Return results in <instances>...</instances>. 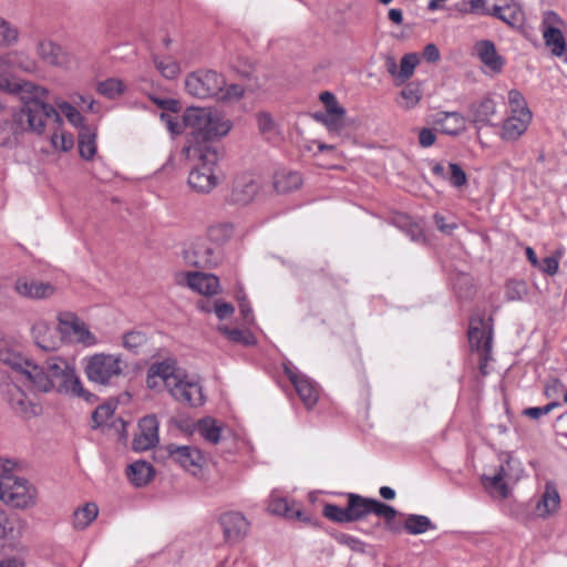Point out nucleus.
<instances>
[{"instance_id": "nucleus-54", "label": "nucleus", "mask_w": 567, "mask_h": 567, "mask_svg": "<svg viewBox=\"0 0 567 567\" xmlns=\"http://www.w3.org/2000/svg\"><path fill=\"white\" fill-rule=\"evenodd\" d=\"M114 409L111 404H102L100 405L92 414V421L95 426H102L107 424L110 417L113 416Z\"/></svg>"}, {"instance_id": "nucleus-60", "label": "nucleus", "mask_w": 567, "mask_h": 567, "mask_svg": "<svg viewBox=\"0 0 567 567\" xmlns=\"http://www.w3.org/2000/svg\"><path fill=\"white\" fill-rule=\"evenodd\" d=\"M563 390V382L557 378H553L548 382H546L544 388V395L548 399L557 398Z\"/></svg>"}, {"instance_id": "nucleus-1", "label": "nucleus", "mask_w": 567, "mask_h": 567, "mask_svg": "<svg viewBox=\"0 0 567 567\" xmlns=\"http://www.w3.org/2000/svg\"><path fill=\"white\" fill-rule=\"evenodd\" d=\"M11 365L25 375L38 391L49 392L56 388L60 393L83 398L86 401L93 396L84 390L75 374L74 367L60 357L48 359L43 365H38L28 359L18 358L11 362Z\"/></svg>"}, {"instance_id": "nucleus-59", "label": "nucleus", "mask_w": 567, "mask_h": 567, "mask_svg": "<svg viewBox=\"0 0 567 567\" xmlns=\"http://www.w3.org/2000/svg\"><path fill=\"white\" fill-rule=\"evenodd\" d=\"M525 293V284L523 281H509L506 286V298L508 300L522 299Z\"/></svg>"}, {"instance_id": "nucleus-11", "label": "nucleus", "mask_w": 567, "mask_h": 567, "mask_svg": "<svg viewBox=\"0 0 567 567\" xmlns=\"http://www.w3.org/2000/svg\"><path fill=\"white\" fill-rule=\"evenodd\" d=\"M59 326L61 340L68 339L69 341L80 342L87 347L96 344L95 336L74 313H61L59 316Z\"/></svg>"}, {"instance_id": "nucleus-41", "label": "nucleus", "mask_w": 567, "mask_h": 567, "mask_svg": "<svg viewBox=\"0 0 567 567\" xmlns=\"http://www.w3.org/2000/svg\"><path fill=\"white\" fill-rule=\"evenodd\" d=\"M420 63L417 53H406L402 56L399 69V85L408 81L413 74L415 68Z\"/></svg>"}, {"instance_id": "nucleus-18", "label": "nucleus", "mask_w": 567, "mask_h": 567, "mask_svg": "<svg viewBox=\"0 0 567 567\" xmlns=\"http://www.w3.org/2000/svg\"><path fill=\"white\" fill-rule=\"evenodd\" d=\"M285 372L293 384L296 392L307 409H311L318 401L319 392L317 385L306 375L285 368Z\"/></svg>"}, {"instance_id": "nucleus-29", "label": "nucleus", "mask_w": 567, "mask_h": 567, "mask_svg": "<svg viewBox=\"0 0 567 567\" xmlns=\"http://www.w3.org/2000/svg\"><path fill=\"white\" fill-rule=\"evenodd\" d=\"M347 497L350 523L362 520L370 515V497H364L354 493H349Z\"/></svg>"}, {"instance_id": "nucleus-16", "label": "nucleus", "mask_w": 567, "mask_h": 567, "mask_svg": "<svg viewBox=\"0 0 567 567\" xmlns=\"http://www.w3.org/2000/svg\"><path fill=\"white\" fill-rule=\"evenodd\" d=\"M31 331L35 344L45 352L56 350L62 343L60 326L54 327L44 320H39L32 326Z\"/></svg>"}, {"instance_id": "nucleus-51", "label": "nucleus", "mask_w": 567, "mask_h": 567, "mask_svg": "<svg viewBox=\"0 0 567 567\" xmlns=\"http://www.w3.org/2000/svg\"><path fill=\"white\" fill-rule=\"evenodd\" d=\"M245 90L239 84H229L223 85L220 87V93L217 94V100L219 101H237L244 96Z\"/></svg>"}, {"instance_id": "nucleus-22", "label": "nucleus", "mask_w": 567, "mask_h": 567, "mask_svg": "<svg viewBox=\"0 0 567 567\" xmlns=\"http://www.w3.org/2000/svg\"><path fill=\"white\" fill-rule=\"evenodd\" d=\"M433 123L446 135L456 136L466 128V120L458 112H439L434 115Z\"/></svg>"}, {"instance_id": "nucleus-50", "label": "nucleus", "mask_w": 567, "mask_h": 567, "mask_svg": "<svg viewBox=\"0 0 567 567\" xmlns=\"http://www.w3.org/2000/svg\"><path fill=\"white\" fill-rule=\"evenodd\" d=\"M447 181L453 187L460 188L467 183L464 169L457 163H449Z\"/></svg>"}, {"instance_id": "nucleus-23", "label": "nucleus", "mask_w": 567, "mask_h": 567, "mask_svg": "<svg viewBox=\"0 0 567 567\" xmlns=\"http://www.w3.org/2000/svg\"><path fill=\"white\" fill-rule=\"evenodd\" d=\"M187 286L202 295L210 296L218 292L219 279L215 275L193 271L186 275Z\"/></svg>"}, {"instance_id": "nucleus-45", "label": "nucleus", "mask_w": 567, "mask_h": 567, "mask_svg": "<svg viewBox=\"0 0 567 567\" xmlns=\"http://www.w3.org/2000/svg\"><path fill=\"white\" fill-rule=\"evenodd\" d=\"M147 336L142 331H130L123 337V347L134 353H138L140 350L147 343Z\"/></svg>"}, {"instance_id": "nucleus-7", "label": "nucleus", "mask_w": 567, "mask_h": 567, "mask_svg": "<svg viewBox=\"0 0 567 567\" xmlns=\"http://www.w3.org/2000/svg\"><path fill=\"white\" fill-rule=\"evenodd\" d=\"M223 85H225V78L213 70H198L185 79L187 93L198 99L217 97Z\"/></svg>"}, {"instance_id": "nucleus-40", "label": "nucleus", "mask_w": 567, "mask_h": 567, "mask_svg": "<svg viewBox=\"0 0 567 567\" xmlns=\"http://www.w3.org/2000/svg\"><path fill=\"white\" fill-rule=\"evenodd\" d=\"M198 432L205 441L217 444L220 440L221 427L216 420L205 417L198 422Z\"/></svg>"}, {"instance_id": "nucleus-24", "label": "nucleus", "mask_w": 567, "mask_h": 567, "mask_svg": "<svg viewBox=\"0 0 567 567\" xmlns=\"http://www.w3.org/2000/svg\"><path fill=\"white\" fill-rule=\"evenodd\" d=\"M59 120L52 123H45V131L50 132V143L55 151H70L74 145L73 135L64 132L63 118L58 112Z\"/></svg>"}, {"instance_id": "nucleus-39", "label": "nucleus", "mask_w": 567, "mask_h": 567, "mask_svg": "<svg viewBox=\"0 0 567 567\" xmlns=\"http://www.w3.org/2000/svg\"><path fill=\"white\" fill-rule=\"evenodd\" d=\"M99 508L94 503H87L73 514V526L76 529L87 527L97 516Z\"/></svg>"}, {"instance_id": "nucleus-8", "label": "nucleus", "mask_w": 567, "mask_h": 567, "mask_svg": "<svg viewBox=\"0 0 567 567\" xmlns=\"http://www.w3.org/2000/svg\"><path fill=\"white\" fill-rule=\"evenodd\" d=\"M1 394L10 409L22 417L30 419L39 414L40 406L29 398L16 381H6L1 384Z\"/></svg>"}, {"instance_id": "nucleus-15", "label": "nucleus", "mask_w": 567, "mask_h": 567, "mask_svg": "<svg viewBox=\"0 0 567 567\" xmlns=\"http://www.w3.org/2000/svg\"><path fill=\"white\" fill-rule=\"evenodd\" d=\"M177 363L174 359H166L153 363L147 370L146 385L151 390H157L162 384L168 390L169 383L174 380Z\"/></svg>"}, {"instance_id": "nucleus-55", "label": "nucleus", "mask_w": 567, "mask_h": 567, "mask_svg": "<svg viewBox=\"0 0 567 567\" xmlns=\"http://www.w3.org/2000/svg\"><path fill=\"white\" fill-rule=\"evenodd\" d=\"M401 97L403 102H401L402 106L405 109H412L421 100V95L419 93V90L406 86L401 91Z\"/></svg>"}, {"instance_id": "nucleus-61", "label": "nucleus", "mask_w": 567, "mask_h": 567, "mask_svg": "<svg viewBox=\"0 0 567 567\" xmlns=\"http://www.w3.org/2000/svg\"><path fill=\"white\" fill-rule=\"evenodd\" d=\"M505 13L502 16V21L509 25H516L520 22L522 12L516 6H505Z\"/></svg>"}, {"instance_id": "nucleus-48", "label": "nucleus", "mask_w": 567, "mask_h": 567, "mask_svg": "<svg viewBox=\"0 0 567 567\" xmlns=\"http://www.w3.org/2000/svg\"><path fill=\"white\" fill-rule=\"evenodd\" d=\"M18 38V29L0 18V47H11L17 43Z\"/></svg>"}, {"instance_id": "nucleus-63", "label": "nucleus", "mask_w": 567, "mask_h": 567, "mask_svg": "<svg viewBox=\"0 0 567 567\" xmlns=\"http://www.w3.org/2000/svg\"><path fill=\"white\" fill-rule=\"evenodd\" d=\"M436 141V134L434 130L429 127H423L419 132V143L422 147L426 148L434 145Z\"/></svg>"}, {"instance_id": "nucleus-10", "label": "nucleus", "mask_w": 567, "mask_h": 567, "mask_svg": "<svg viewBox=\"0 0 567 567\" xmlns=\"http://www.w3.org/2000/svg\"><path fill=\"white\" fill-rule=\"evenodd\" d=\"M18 56V54L0 56V90L11 94H20V97H23V95L49 94L47 89L35 85L32 82H18L10 78V63H16L13 58Z\"/></svg>"}, {"instance_id": "nucleus-35", "label": "nucleus", "mask_w": 567, "mask_h": 567, "mask_svg": "<svg viewBox=\"0 0 567 567\" xmlns=\"http://www.w3.org/2000/svg\"><path fill=\"white\" fill-rule=\"evenodd\" d=\"M543 38L547 48L556 56H561L566 50V41L563 32L556 27H545Z\"/></svg>"}, {"instance_id": "nucleus-52", "label": "nucleus", "mask_w": 567, "mask_h": 567, "mask_svg": "<svg viewBox=\"0 0 567 567\" xmlns=\"http://www.w3.org/2000/svg\"><path fill=\"white\" fill-rule=\"evenodd\" d=\"M508 103L512 114H523L524 112L529 111L525 97L517 90H511L508 92Z\"/></svg>"}, {"instance_id": "nucleus-30", "label": "nucleus", "mask_w": 567, "mask_h": 567, "mask_svg": "<svg viewBox=\"0 0 567 567\" xmlns=\"http://www.w3.org/2000/svg\"><path fill=\"white\" fill-rule=\"evenodd\" d=\"M153 476L154 468L145 461H137L127 466V477L136 487L145 486L151 482Z\"/></svg>"}, {"instance_id": "nucleus-44", "label": "nucleus", "mask_w": 567, "mask_h": 567, "mask_svg": "<svg viewBox=\"0 0 567 567\" xmlns=\"http://www.w3.org/2000/svg\"><path fill=\"white\" fill-rule=\"evenodd\" d=\"M343 117L344 115H337L330 113H313V118L317 122L322 123L330 132L340 133L343 128Z\"/></svg>"}, {"instance_id": "nucleus-28", "label": "nucleus", "mask_w": 567, "mask_h": 567, "mask_svg": "<svg viewBox=\"0 0 567 567\" xmlns=\"http://www.w3.org/2000/svg\"><path fill=\"white\" fill-rule=\"evenodd\" d=\"M370 514H374L375 516L383 518L385 528L390 532L395 534L401 532L402 526L399 523H395V517L399 512L393 506L375 498H371Z\"/></svg>"}, {"instance_id": "nucleus-57", "label": "nucleus", "mask_w": 567, "mask_h": 567, "mask_svg": "<svg viewBox=\"0 0 567 567\" xmlns=\"http://www.w3.org/2000/svg\"><path fill=\"white\" fill-rule=\"evenodd\" d=\"M334 538L339 544L348 546L350 549L354 551H363L364 544L359 538L352 535L340 533L336 535Z\"/></svg>"}, {"instance_id": "nucleus-43", "label": "nucleus", "mask_w": 567, "mask_h": 567, "mask_svg": "<svg viewBox=\"0 0 567 567\" xmlns=\"http://www.w3.org/2000/svg\"><path fill=\"white\" fill-rule=\"evenodd\" d=\"M233 225L229 223H219L216 225H213L208 228L207 235L208 238L216 243V244H223L227 241L233 236Z\"/></svg>"}, {"instance_id": "nucleus-42", "label": "nucleus", "mask_w": 567, "mask_h": 567, "mask_svg": "<svg viewBox=\"0 0 567 567\" xmlns=\"http://www.w3.org/2000/svg\"><path fill=\"white\" fill-rule=\"evenodd\" d=\"M154 64L159 73L167 80H174L181 73L179 63L172 58L154 56Z\"/></svg>"}, {"instance_id": "nucleus-34", "label": "nucleus", "mask_w": 567, "mask_h": 567, "mask_svg": "<svg viewBox=\"0 0 567 567\" xmlns=\"http://www.w3.org/2000/svg\"><path fill=\"white\" fill-rule=\"evenodd\" d=\"M37 51L39 56L48 64L61 65L65 61L61 47L53 43L52 41H40Z\"/></svg>"}, {"instance_id": "nucleus-2", "label": "nucleus", "mask_w": 567, "mask_h": 567, "mask_svg": "<svg viewBox=\"0 0 567 567\" xmlns=\"http://www.w3.org/2000/svg\"><path fill=\"white\" fill-rule=\"evenodd\" d=\"M23 106L10 118L0 122V146H18L27 132L41 135L45 123L56 122L58 111L48 102V94L23 95Z\"/></svg>"}, {"instance_id": "nucleus-32", "label": "nucleus", "mask_w": 567, "mask_h": 567, "mask_svg": "<svg viewBox=\"0 0 567 567\" xmlns=\"http://www.w3.org/2000/svg\"><path fill=\"white\" fill-rule=\"evenodd\" d=\"M496 113V103L489 97L485 96L481 101L471 105V114L475 124L488 125L491 117Z\"/></svg>"}, {"instance_id": "nucleus-36", "label": "nucleus", "mask_w": 567, "mask_h": 567, "mask_svg": "<svg viewBox=\"0 0 567 567\" xmlns=\"http://www.w3.org/2000/svg\"><path fill=\"white\" fill-rule=\"evenodd\" d=\"M79 153L86 161L92 159L96 154V133L86 126L79 132Z\"/></svg>"}, {"instance_id": "nucleus-53", "label": "nucleus", "mask_w": 567, "mask_h": 567, "mask_svg": "<svg viewBox=\"0 0 567 567\" xmlns=\"http://www.w3.org/2000/svg\"><path fill=\"white\" fill-rule=\"evenodd\" d=\"M258 128L261 134L270 135L277 133V124L268 112H260L257 114Z\"/></svg>"}, {"instance_id": "nucleus-5", "label": "nucleus", "mask_w": 567, "mask_h": 567, "mask_svg": "<svg viewBox=\"0 0 567 567\" xmlns=\"http://www.w3.org/2000/svg\"><path fill=\"white\" fill-rule=\"evenodd\" d=\"M123 368L120 355L96 353L87 359L85 374L91 382L110 385L123 374Z\"/></svg>"}, {"instance_id": "nucleus-47", "label": "nucleus", "mask_w": 567, "mask_h": 567, "mask_svg": "<svg viewBox=\"0 0 567 567\" xmlns=\"http://www.w3.org/2000/svg\"><path fill=\"white\" fill-rule=\"evenodd\" d=\"M322 513L323 516L331 522L339 524L350 523L348 505L346 507H340L336 504H326Z\"/></svg>"}, {"instance_id": "nucleus-6", "label": "nucleus", "mask_w": 567, "mask_h": 567, "mask_svg": "<svg viewBox=\"0 0 567 567\" xmlns=\"http://www.w3.org/2000/svg\"><path fill=\"white\" fill-rule=\"evenodd\" d=\"M2 478L0 501L16 508H28L35 504L37 491L27 480L14 476L12 470H8Z\"/></svg>"}, {"instance_id": "nucleus-37", "label": "nucleus", "mask_w": 567, "mask_h": 567, "mask_svg": "<svg viewBox=\"0 0 567 567\" xmlns=\"http://www.w3.org/2000/svg\"><path fill=\"white\" fill-rule=\"evenodd\" d=\"M435 528L436 526L425 515L409 514L404 520V529L410 535H420Z\"/></svg>"}, {"instance_id": "nucleus-64", "label": "nucleus", "mask_w": 567, "mask_h": 567, "mask_svg": "<svg viewBox=\"0 0 567 567\" xmlns=\"http://www.w3.org/2000/svg\"><path fill=\"white\" fill-rule=\"evenodd\" d=\"M422 56L426 62L436 63L441 59V53L434 43H429L424 47Z\"/></svg>"}, {"instance_id": "nucleus-26", "label": "nucleus", "mask_w": 567, "mask_h": 567, "mask_svg": "<svg viewBox=\"0 0 567 567\" xmlns=\"http://www.w3.org/2000/svg\"><path fill=\"white\" fill-rule=\"evenodd\" d=\"M259 190V185L251 177H240L233 184L230 200L235 204L250 203Z\"/></svg>"}, {"instance_id": "nucleus-14", "label": "nucleus", "mask_w": 567, "mask_h": 567, "mask_svg": "<svg viewBox=\"0 0 567 567\" xmlns=\"http://www.w3.org/2000/svg\"><path fill=\"white\" fill-rule=\"evenodd\" d=\"M218 522L225 539L229 543H238L248 534L249 523L239 512H226L219 516Z\"/></svg>"}, {"instance_id": "nucleus-19", "label": "nucleus", "mask_w": 567, "mask_h": 567, "mask_svg": "<svg viewBox=\"0 0 567 567\" xmlns=\"http://www.w3.org/2000/svg\"><path fill=\"white\" fill-rule=\"evenodd\" d=\"M474 53L483 65L493 73H501L506 61L497 52L496 47L491 40H481L474 44Z\"/></svg>"}, {"instance_id": "nucleus-21", "label": "nucleus", "mask_w": 567, "mask_h": 567, "mask_svg": "<svg viewBox=\"0 0 567 567\" xmlns=\"http://www.w3.org/2000/svg\"><path fill=\"white\" fill-rule=\"evenodd\" d=\"M468 342L472 350L491 352L492 333L486 330L483 319H472L468 328Z\"/></svg>"}, {"instance_id": "nucleus-38", "label": "nucleus", "mask_w": 567, "mask_h": 567, "mask_svg": "<svg viewBox=\"0 0 567 567\" xmlns=\"http://www.w3.org/2000/svg\"><path fill=\"white\" fill-rule=\"evenodd\" d=\"M268 511L276 515H284L290 518L305 519L303 514L299 508L290 506L287 498L272 497L268 504Z\"/></svg>"}, {"instance_id": "nucleus-3", "label": "nucleus", "mask_w": 567, "mask_h": 567, "mask_svg": "<svg viewBox=\"0 0 567 567\" xmlns=\"http://www.w3.org/2000/svg\"><path fill=\"white\" fill-rule=\"evenodd\" d=\"M183 122L190 130L186 146L199 148L220 150L216 141L226 136L233 127L231 121L220 112L203 107H188Z\"/></svg>"}, {"instance_id": "nucleus-31", "label": "nucleus", "mask_w": 567, "mask_h": 567, "mask_svg": "<svg viewBox=\"0 0 567 567\" xmlns=\"http://www.w3.org/2000/svg\"><path fill=\"white\" fill-rule=\"evenodd\" d=\"M302 184L298 172L280 169L274 175V187L278 193H289L298 189Z\"/></svg>"}, {"instance_id": "nucleus-33", "label": "nucleus", "mask_w": 567, "mask_h": 567, "mask_svg": "<svg viewBox=\"0 0 567 567\" xmlns=\"http://www.w3.org/2000/svg\"><path fill=\"white\" fill-rule=\"evenodd\" d=\"M560 504V497L557 488L547 483L545 486V491L537 503L536 509L539 516L546 517L551 513L556 512Z\"/></svg>"}, {"instance_id": "nucleus-56", "label": "nucleus", "mask_w": 567, "mask_h": 567, "mask_svg": "<svg viewBox=\"0 0 567 567\" xmlns=\"http://www.w3.org/2000/svg\"><path fill=\"white\" fill-rule=\"evenodd\" d=\"M558 406H560V403L558 401H553L544 406L528 408L524 411V414L530 419L538 420Z\"/></svg>"}, {"instance_id": "nucleus-4", "label": "nucleus", "mask_w": 567, "mask_h": 567, "mask_svg": "<svg viewBox=\"0 0 567 567\" xmlns=\"http://www.w3.org/2000/svg\"><path fill=\"white\" fill-rule=\"evenodd\" d=\"M182 152L186 159L196 163L188 175L189 187L197 193L207 194L212 192L218 185L215 171L223 155L221 150L184 146Z\"/></svg>"}, {"instance_id": "nucleus-12", "label": "nucleus", "mask_w": 567, "mask_h": 567, "mask_svg": "<svg viewBox=\"0 0 567 567\" xmlns=\"http://www.w3.org/2000/svg\"><path fill=\"white\" fill-rule=\"evenodd\" d=\"M184 259L187 265L196 268H213L221 259V251L217 246L198 241L184 251Z\"/></svg>"}, {"instance_id": "nucleus-58", "label": "nucleus", "mask_w": 567, "mask_h": 567, "mask_svg": "<svg viewBox=\"0 0 567 567\" xmlns=\"http://www.w3.org/2000/svg\"><path fill=\"white\" fill-rule=\"evenodd\" d=\"M10 54L19 55L18 58H13V60H16V63H10V68L17 66V68L21 69L22 71H25L29 73L35 71V69H37L35 62L33 60H31L30 58H28L19 52H11Z\"/></svg>"}, {"instance_id": "nucleus-17", "label": "nucleus", "mask_w": 567, "mask_h": 567, "mask_svg": "<svg viewBox=\"0 0 567 567\" xmlns=\"http://www.w3.org/2000/svg\"><path fill=\"white\" fill-rule=\"evenodd\" d=\"M165 449L168 456L186 471L195 472L202 466L203 455L196 447L168 444Z\"/></svg>"}, {"instance_id": "nucleus-49", "label": "nucleus", "mask_w": 567, "mask_h": 567, "mask_svg": "<svg viewBox=\"0 0 567 567\" xmlns=\"http://www.w3.org/2000/svg\"><path fill=\"white\" fill-rule=\"evenodd\" d=\"M56 105L60 110L59 113H62L73 126L80 127V130L84 126L83 116L72 104L61 101L56 102Z\"/></svg>"}, {"instance_id": "nucleus-13", "label": "nucleus", "mask_w": 567, "mask_h": 567, "mask_svg": "<svg viewBox=\"0 0 567 567\" xmlns=\"http://www.w3.org/2000/svg\"><path fill=\"white\" fill-rule=\"evenodd\" d=\"M158 420L156 415L150 414L138 422V433L132 441V447L136 452H144L154 447L158 441Z\"/></svg>"}, {"instance_id": "nucleus-20", "label": "nucleus", "mask_w": 567, "mask_h": 567, "mask_svg": "<svg viewBox=\"0 0 567 567\" xmlns=\"http://www.w3.org/2000/svg\"><path fill=\"white\" fill-rule=\"evenodd\" d=\"M530 121V111H526L523 114H512L503 123L501 132L502 140L506 142H514L518 140L526 132Z\"/></svg>"}, {"instance_id": "nucleus-9", "label": "nucleus", "mask_w": 567, "mask_h": 567, "mask_svg": "<svg viewBox=\"0 0 567 567\" xmlns=\"http://www.w3.org/2000/svg\"><path fill=\"white\" fill-rule=\"evenodd\" d=\"M168 392L183 404L198 406L204 403V394L200 384L189 380L184 370L177 368L174 380L169 383Z\"/></svg>"}, {"instance_id": "nucleus-27", "label": "nucleus", "mask_w": 567, "mask_h": 567, "mask_svg": "<svg viewBox=\"0 0 567 567\" xmlns=\"http://www.w3.org/2000/svg\"><path fill=\"white\" fill-rule=\"evenodd\" d=\"M511 466V461L506 462V465H502L499 470L493 475L482 476V484L491 494H497L501 498H506L509 495V488L505 482L507 474V468Z\"/></svg>"}, {"instance_id": "nucleus-46", "label": "nucleus", "mask_w": 567, "mask_h": 567, "mask_svg": "<svg viewBox=\"0 0 567 567\" xmlns=\"http://www.w3.org/2000/svg\"><path fill=\"white\" fill-rule=\"evenodd\" d=\"M97 92L109 99H114L124 92V84L122 81L111 78L99 83Z\"/></svg>"}, {"instance_id": "nucleus-25", "label": "nucleus", "mask_w": 567, "mask_h": 567, "mask_svg": "<svg viewBox=\"0 0 567 567\" xmlns=\"http://www.w3.org/2000/svg\"><path fill=\"white\" fill-rule=\"evenodd\" d=\"M14 290L21 297L41 299L51 296L54 288L50 284L19 278L14 284Z\"/></svg>"}, {"instance_id": "nucleus-62", "label": "nucleus", "mask_w": 567, "mask_h": 567, "mask_svg": "<svg viewBox=\"0 0 567 567\" xmlns=\"http://www.w3.org/2000/svg\"><path fill=\"white\" fill-rule=\"evenodd\" d=\"M214 311L218 319L224 320L230 317L234 313L235 309L233 305H230L229 302L216 300L214 302Z\"/></svg>"}]
</instances>
